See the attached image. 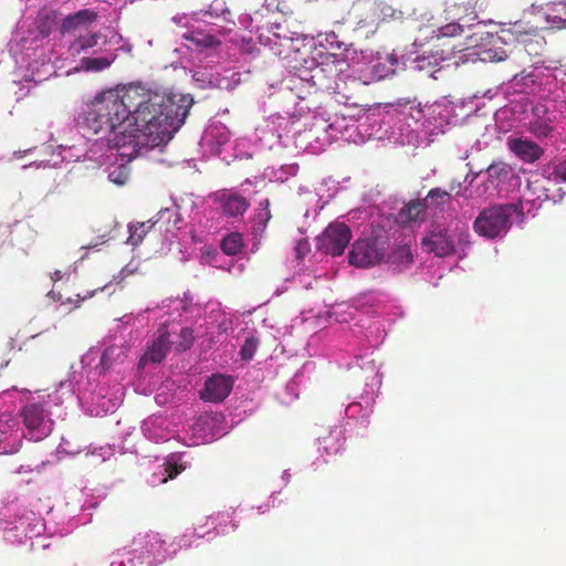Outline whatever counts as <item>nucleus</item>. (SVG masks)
<instances>
[{"label":"nucleus","instance_id":"f03ea898","mask_svg":"<svg viewBox=\"0 0 566 566\" xmlns=\"http://www.w3.org/2000/svg\"><path fill=\"white\" fill-rule=\"evenodd\" d=\"M124 329V326L117 325V331L106 339L104 350L92 347L81 357L80 369L71 367L69 378L60 381L62 395L57 397V403L76 395L83 411L95 417L113 412L119 406L120 385H106L112 373H120V365L130 349Z\"/></svg>","mask_w":566,"mask_h":566},{"label":"nucleus","instance_id":"1a4fd4ad","mask_svg":"<svg viewBox=\"0 0 566 566\" xmlns=\"http://www.w3.org/2000/svg\"><path fill=\"white\" fill-rule=\"evenodd\" d=\"M361 357L355 356L353 363L346 364L347 369L354 368V364L357 365L361 370L370 375V379L366 382L365 390L360 395L359 401H354L349 403L345 413L347 418L360 420L361 422H367L370 413L373 412V402L375 401V396L381 385V376L374 363V360L366 361L364 365H360L359 361Z\"/></svg>","mask_w":566,"mask_h":566},{"label":"nucleus","instance_id":"0eeeda50","mask_svg":"<svg viewBox=\"0 0 566 566\" xmlns=\"http://www.w3.org/2000/svg\"><path fill=\"white\" fill-rule=\"evenodd\" d=\"M365 213V218H368V224L370 228V237L357 240L349 252V263L358 268H367L381 261L386 253V245L389 244V240L392 238L391 233L386 230H380L378 227L373 224L371 211L365 209L358 211Z\"/></svg>","mask_w":566,"mask_h":566},{"label":"nucleus","instance_id":"052dcab7","mask_svg":"<svg viewBox=\"0 0 566 566\" xmlns=\"http://www.w3.org/2000/svg\"><path fill=\"white\" fill-rule=\"evenodd\" d=\"M463 27L457 22L448 23L438 29V38L440 36H454L462 32Z\"/></svg>","mask_w":566,"mask_h":566},{"label":"nucleus","instance_id":"864d4df0","mask_svg":"<svg viewBox=\"0 0 566 566\" xmlns=\"http://www.w3.org/2000/svg\"><path fill=\"white\" fill-rule=\"evenodd\" d=\"M259 346V339L254 336H249L245 338L243 345L240 349V356L243 360H251L256 352Z\"/></svg>","mask_w":566,"mask_h":566},{"label":"nucleus","instance_id":"a18cd8bd","mask_svg":"<svg viewBox=\"0 0 566 566\" xmlns=\"http://www.w3.org/2000/svg\"><path fill=\"white\" fill-rule=\"evenodd\" d=\"M258 205H259L258 212L255 213V216L253 218V234H254V237L261 235L264 232V230L268 226V222L271 219V212L269 209V207H270L269 199L262 198Z\"/></svg>","mask_w":566,"mask_h":566},{"label":"nucleus","instance_id":"338daca9","mask_svg":"<svg viewBox=\"0 0 566 566\" xmlns=\"http://www.w3.org/2000/svg\"><path fill=\"white\" fill-rule=\"evenodd\" d=\"M295 255L297 259H303L310 251V243L307 240H300L295 245Z\"/></svg>","mask_w":566,"mask_h":566},{"label":"nucleus","instance_id":"3c124183","mask_svg":"<svg viewBox=\"0 0 566 566\" xmlns=\"http://www.w3.org/2000/svg\"><path fill=\"white\" fill-rule=\"evenodd\" d=\"M242 235L238 232L227 235L222 242L221 248L226 254L235 255L242 249Z\"/></svg>","mask_w":566,"mask_h":566},{"label":"nucleus","instance_id":"a211bd4d","mask_svg":"<svg viewBox=\"0 0 566 566\" xmlns=\"http://www.w3.org/2000/svg\"><path fill=\"white\" fill-rule=\"evenodd\" d=\"M258 41L268 46L275 55L285 56L292 51H298L295 42L300 40L301 34L291 32L281 23H270L263 27H256Z\"/></svg>","mask_w":566,"mask_h":566},{"label":"nucleus","instance_id":"c03bdc74","mask_svg":"<svg viewBox=\"0 0 566 566\" xmlns=\"http://www.w3.org/2000/svg\"><path fill=\"white\" fill-rule=\"evenodd\" d=\"M283 80H291V83L295 84L296 86H291L292 92L295 95L296 102L302 101L305 98V95L311 92L312 88H315L310 82L308 76L306 73H303V70H300L298 73L289 75L284 77Z\"/></svg>","mask_w":566,"mask_h":566},{"label":"nucleus","instance_id":"9b49d317","mask_svg":"<svg viewBox=\"0 0 566 566\" xmlns=\"http://www.w3.org/2000/svg\"><path fill=\"white\" fill-rule=\"evenodd\" d=\"M515 213L513 205L493 206L483 209L475 219L473 227L475 232L486 239L503 238L512 226V217Z\"/></svg>","mask_w":566,"mask_h":566},{"label":"nucleus","instance_id":"e2e57ef3","mask_svg":"<svg viewBox=\"0 0 566 566\" xmlns=\"http://www.w3.org/2000/svg\"><path fill=\"white\" fill-rule=\"evenodd\" d=\"M472 180H470L471 182ZM469 184V175L464 177L463 181L455 182L453 181L450 186L451 191H454L455 196L461 197L465 196Z\"/></svg>","mask_w":566,"mask_h":566},{"label":"nucleus","instance_id":"473e14b6","mask_svg":"<svg viewBox=\"0 0 566 566\" xmlns=\"http://www.w3.org/2000/svg\"><path fill=\"white\" fill-rule=\"evenodd\" d=\"M120 40L122 36L115 33L109 40L99 32L86 34L80 33L70 44L69 50L72 55H78L83 52H87L88 50H93V52L96 53L97 50H103L108 43H118Z\"/></svg>","mask_w":566,"mask_h":566},{"label":"nucleus","instance_id":"58836bf2","mask_svg":"<svg viewBox=\"0 0 566 566\" xmlns=\"http://www.w3.org/2000/svg\"><path fill=\"white\" fill-rule=\"evenodd\" d=\"M413 261V255L411 253L410 245L408 243H403L397 245L391 250L387 255V263L394 271L401 272L410 266Z\"/></svg>","mask_w":566,"mask_h":566},{"label":"nucleus","instance_id":"bf43d9fd","mask_svg":"<svg viewBox=\"0 0 566 566\" xmlns=\"http://www.w3.org/2000/svg\"><path fill=\"white\" fill-rule=\"evenodd\" d=\"M298 378L300 374L296 373L294 377L286 384L284 392L287 396L285 402H290L298 397Z\"/></svg>","mask_w":566,"mask_h":566},{"label":"nucleus","instance_id":"8fccbe9b","mask_svg":"<svg viewBox=\"0 0 566 566\" xmlns=\"http://www.w3.org/2000/svg\"><path fill=\"white\" fill-rule=\"evenodd\" d=\"M546 21L557 30L566 29V0L553 8V13L546 15Z\"/></svg>","mask_w":566,"mask_h":566},{"label":"nucleus","instance_id":"f257e3e1","mask_svg":"<svg viewBox=\"0 0 566 566\" xmlns=\"http://www.w3.org/2000/svg\"><path fill=\"white\" fill-rule=\"evenodd\" d=\"M193 104L190 94L144 92L138 86L107 91L87 104L76 119L83 137L116 148L128 161L163 147L184 125Z\"/></svg>","mask_w":566,"mask_h":566},{"label":"nucleus","instance_id":"ddd939ff","mask_svg":"<svg viewBox=\"0 0 566 566\" xmlns=\"http://www.w3.org/2000/svg\"><path fill=\"white\" fill-rule=\"evenodd\" d=\"M350 308L365 315L386 317L390 322L402 317V307L391 302L387 294L379 291L360 293L352 300Z\"/></svg>","mask_w":566,"mask_h":566},{"label":"nucleus","instance_id":"2eb2a0df","mask_svg":"<svg viewBox=\"0 0 566 566\" xmlns=\"http://www.w3.org/2000/svg\"><path fill=\"white\" fill-rule=\"evenodd\" d=\"M0 528L4 532V539L11 544H22L27 538L32 539L48 532L45 523L32 512L14 520L0 518Z\"/></svg>","mask_w":566,"mask_h":566},{"label":"nucleus","instance_id":"6ab92c4d","mask_svg":"<svg viewBox=\"0 0 566 566\" xmlns=\"http://www.w3.org/2000/svg\"><path fill=\"white\" fill-rule=\"evenodd\" d=\"M192 83L196 87L205 88H219L230 91L240 83V75L231 70L220 72V69L214 65L198 64L189 69Z\"/></svg>","mask_w":566,"mask_h":566},{"label":"nucleus","instance_id":"6e6552de","mask_svg":"<svg viewBox=\"0 0 566 566\" xmlns=\"http://www.w3.org/2000/svg\"><path fill=\"white\" fill-rule=\"evenodd\" d=\"M422 244L437 256L459 253L461 259L470 245L469 229L459 223L448 229L436 227L429 235L422 239Z\"/></svg>","mask_w":566,"mask_h":566},{"label":"nucleus","instance_id":"f3484780","mask_svg":"<svg viewBox=\"0 0 566 566\" xmlns=\"http://www.w3.org/2000/svg\"><path fill=\"white\" fill-rule=\"evenodd\" d=\"M305 63L308 65L305 66L303 73H306L314 87L333 92L338 90L336 77L342 72L344 62L337 60L335 54H327L321 62L312 59L310 63L307 61Z\"/></svg>","mask_w":566,"mask_h":566},{"label":"nucleus","instance_id":"6e6d98bb","mask_svg":"<svg viewBox=\"0 0 566 566\" xmlns=\"http://www.w3.org/2000/svg\"><path fill=\"white\" fill-rule=\"evenodd\" d=\"M179 342L177 344V349L179 352H185L189 349L193 344V332L189 327L181 328L179 333Z\"/></svg>","mask_w":566,"mask_h":566},{"label":"nucleus","instance_id":"13d9d810","mask_svg":"<svg viewBox=\"0 0 566 566\" xmlns=\"http://www.w3.org/2000/svg\"><path fill=\"white\" fill-rule=\"evenodd\" d=\"M298 166L297 164H291L282 166L276 172H274L275 181L283 182L287 180L290 177L295 176L297 174Z\"/></svg>","mask_w":566,"mask_h":566},{"label":"nucleus","instance_id":"09e8293b","mask_svg":"<svg viewBox=\"0 0 566 566\" xmlns=\"http://www.w3.org/2000/svg\"><path fill=\"white\" fill-rule=\"evenodd\" d=\"M353 117L352 115L344 114L340 116L335 115V118L329 124L326 123L327 129L334 140L343 138L345 129H347Z\"/></svg>","mask_w":566,"mask_h":566},{"label":"nucleus","instance_id":"412c9836","mask_svg":"<svg viewBox=\"0 0 566 566\" xmlns=\"http://www.w3.org/2000/svg\"><path fill=\"white\" fill-rule=\"evenodd\" d=\"M422 123L427 138L431 135L443 133V128L458 122L455 107L452 102L443 97L432 104L421 105Z\"/></svg>","mask_w":566,"mask_h":566},{"label":"nucleus","instance_id":"4c0bfd02","mask_svg":"<svg viewBox=\"0 0 566 566\" xmlns=\"http://www.w3.org/2000/svg\"><path fill=\"white\" fill-rule=\"evenodd\" d=\"M171 344L172 342L169 339V333L166 329L160 328L158 337L154 340L142 360L160 363L167 356Z\"/></svg>","mask_w":566,"mask_h":566},{"label":"nucleus","instance_id":"603ef678","mask_svg":"<svg viewBox=\"0 0 566 566\" xmlns=\"http://www.w3.org/2000/svg\"><path fill=\"white\" fill-rule=\"evenodd\" d=\"M108 180L117 186H123L129 178V169L124 165L111 166L107 169Z\"/></svg>","mask_w":566,"mask_h":566},{"label":"nucleus","instance_id":"0e129e2a","mask_svg":"<svg viewBox=\"0 0 566 566\" xmlns=\"http://www.w3.org/2000/svg\"><path fill=\"white\" fill-rule=\"evenodd\" d=\"M271 124L273 125V128H275L277 130V134H276L277 143L280 145H282L283 147H287L289 143H290L289 133L291 132V126H289L287 132H284L277 127V124L274 125L272 123V120L270 123H268V126H271Z\"/></svg>","mask_w":566,"mask_h":566},{"label":"nucleus","instance_id":"69168bd1","mask_svg":"<svg viewBox=\"0 0 566 566\" xmlns=\"http://www.w3.org/2000/svg\"><path fill=\"white\" fill-rule=\"evenodd\" d=\"M553 175L556 179L566 182V160L559 161L553 167Z\"/></svg>","mask_w":566,"mask_h":566},{"label":"nucleus","instance_id":"cd10ccee","mask_svg":"<svg viewBox=\"0 0 566 566\" xmlns=\"http://www.w3.org/2000/svg\"><path fill=\"white\" fill-rule=\"evenodd\" d=\"M353 334L360 347L366 349L378 348L386 337V331L380 321H374L369 317L360 319L355 325Z\"/></svg>","mask_w":566,"mask_h":566},{"label":"nucleus","instance_id":"c85d7f7f","mask_svg":"<svg viewBox=\"0 0 566 566\" xmlns=\"http://www.w3.org/2000/svg\"><path fill=\"white\" fill-rule=\"evenodd\" d=\"M24 439L23 430L15 418L0 421V454H15Z\"/></svg>","mask_w":566,"mask_h":566},{"label":"nucleus","instance_id":"7ed1b4c3","mask_svg":"<svg viewBox=\"0 0 566 566\" xmlns=\"http://www.w3.org/2000/svg\"><path fill=\"white\" fill-rule=\"evenodd\" d=\"M376 113L379 112L380 120H377L379 140L388 139L397 144H420L427 140L421 103L413 99H399L396 103L375 104Z\"/></svg>","mask_w":566,"mask_h":566},{"label":"nucleus","instance_id":"37998d69","mask_svg":"<svg viewBox=\"0 0 566 566\" xmlns=\"http://www.w3.org/2000/svg\"><path fill=\"white\" fill-rule=\"evenodd\" d=\"M184 468L171 462H165L156 468V470L147 479V482L151 486L160 485L167 482L169 479L176 478Z\"/></svg>","mask_w":566,"mask_h":566},{"label":"nucleus","instance_id":"5701e85b","mask_svg":"<svg viewBox=\"0 0 566 566\" xmlns=\"http://www.w3.org/2000/svg\"><path fill=\"white\" fill-rule=\"evenodd\" d=\"M378 118L379 112L376 113V105L370 106L358 118H352L342 140L354 144H361L371 138L379 140L381 125L378 124Z\"/></svg>","mask_w":566,"mask_h":566},{"label":"nucleus","instance_id":"b1692460","mask_svg":"<svg viewBox=\"0 0 566 566\" xmlns=\"http://www.w3.org/2000/svg\"><path fill=\"white\" fill-rule=\"evenodd\" d=\"M228 524L232 531L238 528V523L233 520V517L229 513H218L217 515H210L207 517L205 526H210L208 531L200 532L199 528L187 530L179 538H178V547L179 548H190L193 546L196 539L203 538L213 534L217 535H226L229 533Z\"/></svg>","mask_w":566,"mask_h":566},{"label":"nucleus","instance_id":"39448f33","mask_svg":"<svg viewBox=\"0 0 566 566\" xmlns=\"http://www.w3.org/2000/svg\"><path fill=\"white\" fill-rule=\"evenodd\" d=\"M369 210L373 224L380 230L389 231L395 240L400 228L422 221L427 211L426 203L421 200H410L406 203L397 199H389L380 206L370 207Z\"/></svg>","mask_w":566,"mask_h":566},{"label":"nucleus","instance_id":"774afa93","mask_svg":"<svg viewBox=\"0 0 566 566\" xmlns=\"http://www.w3.org/2000/svg\"><path fill=\"white\" fill-rule=\"evenodd\" d=\"M507 170L504 166H497V165H491L488 168V175L489 177H501L502 175H506Z\"/></svg>","mask_w":566,"mask_h":566},{"label":"nucleus","instance_id":"dca6fc26","mask_svg":"<svg viewBox=\"0 0 566 566\" xmlns=\"http://www.w3.org/2000/svg\"><path fill=\"white\" fill-rule=\"evenodd\" d=\"M227 433L222 413H205L195 418L186 431L187 444L210 443Z\"/></svg>","mask_w":566,"mask_h":566},{"label":"nucleus","instance_id":"c756f323","mask_svg":"<svg viewBox=\"0 0 566 566\" xmlns=\"http://www.w3.org/2000/svg\"><path fill=\"white\" fill-rule=\"evenodd\" d=\"M140 430L143 436L154 443L167 442L175 433L171 421L161 415H153L145 419L142 422Z\"/></svg>","mask_w":566,"mask_h":566},{"label":"nucleus","instance_id":"9d476101","mask_svg":"<svg viewBox=\"0 0 566 566\" xmlns=\"http://www.w3.org/2000/svg\"><path fill=\"white\" fill-rule=\"evenodd\" d=\"M291 86H296L291 83V80H282L277 83L269 84L265 91L269 103L273 107L282 108V113L277 112L272 114V123L277 124V127L287 132L289 126L295 124L297 102Z\"/></svg>","mask_w":566,"mask_h":566},{"label":"nucleus","instance_id":"393cba45","mask_svg":"<svg viewBox=\"0 0 566 566\" xmlns=\"http://www.w3.org/2000/svg\"><path fill=\"white\" fill-rule=\"evenodd\" d=\"M352 232L348 226L342 222L331 223L317 237V249L326 254L340 255L349 244Z\"/></svg>","mask_w":566,"mask_h":566},{"label":"nucleus","instance_id":"2f4dec72","mask_svg":"<svg viewBox=\"0 0 566 566\" xmlns=\"http://www.w3.org/2000/svg\"><path fill=\"white\" fill-rule=\"evenodd\" d=\"M231 138V133L228 127L221 122H211L203 130L200 139L202 148L207 149L213 155L221 153Z\"/></svg>","mask_w":566,"mask_h":566},{"label":"nucleus","instance_id":"a878e982","mask_svg":"<svg viewBox=\"0 0 566 566\" xmlns=\"http://www.w3.org/2000/svg\"><path fill=\"white\" fill-rule=\"evenodd\" d=\"M454 56V51L436 50L421 55L411 54L401 55V66L403 70L427 72L430 77L437 78L436 73L440 71L438 66L441 62L449 61Z\"/></svg>","mask_w":566,"mask_h":566},{"label":"nucleus","instance_id":"20e7f679","mask_svg":"<svg viewBox=\"0 0 566 566\" xmlns=\"http://www.w3.org/2000/svg\"><path fill=\"white\" fill-rule=\"evenodd\" d=\"M62 395L60 391V385L55 389L54 394H49L46 397L38 396V398L31 396L29 391L23 392L24 399L20 401L23 403L20 415L24 423V439L30 441H41L45 439L53 430L54 421L52 416L55 415L53 407L59 408L65 401L76 400V395L72 398H64L60 403L56 402L57 397Z\"/></svg>","mask_w":566,"mask_h":566},{"label":"nucleus","instance_id":"a19ab883","mask_svg":"<svg viewBox=\"0 0 566 566\" xmlns=\"http://www.w3.org/2000/svg\"><path fill=\"white\" fill-rule=\"evenodd\" d=\"M318 450H324L326 454L338 453L344 444L343 429L332 428L326 436L317 437Z\"/></svg>","mask_w":566,"mask_h":566},{"label":"nucleus","instance_id":"4d7b16f0","mask_svg":"<svg viewBox=\"0 0 566 566\" xmlns=\"http://www.w3.org/2000/svg\"><path fill=\"white\" fill-rule=\"evenodd\" d=\"M113 454L114 450L108 444L94 448L91 447L90 450L86 452V455L97 458L99 462L108 460Z\"/></svg>","mask_w":566,"mask_h":566},{"label":"nucleus","instance_id":"aec40b11","mask_svg":"<svg viewBox=\"0 0 566 566\" xmlns=\"http://www.w3.org/2000/svg\"><path fill=\"white\" fill-rule=\"evenodd\" d=\"M185 43H180L174 49V52L181 59H189L193 64L202 63L203 59L209 57V50L220 44V41L202 30H192L182 34Z\"/></svg>","mask_w":566,"mask_h":566},{"label":"nucleus","instance_id":"49530a36","mask_svg":"<svg viewBox=\"0 0 566 566\" xmlns=\"http://www.w3.org/2000/svg\"><path fill=\"white\" fill-rule=\"evenodd\" d=\"M449 200L450 193L448 191L441 188H433L421 201L426 203V209L443 210Z\"/></svg>","mask_w":566,"mask_h":566},{"label":"nucleus","instance_id":"e433bc0d","mask_svg":"<svg viewBox=\"0 0 566 566\" xmlns=\"http://www.w3.org/2000/svg\"><path fill=\"white\" fill-rule=\"evenodd\" d=\"M102 51V55L82 57L80 61V69L86 72H101L109 67L116 60L117 54L111 49H103Z\"/></svg>","mask_w":566,"mask_h":566},{"label":"nucleus","instance_id":"4be33fe9","mask_svg":"<svg viewBox=\"0 0 566 566\" xmlns=\"http://www.w3.org/2000/svg\"><path fill=\"white\" fill-rule=\"evenodd\" d=\"M329 119L323 117H314V123L303 132H294L292 138L297 149H302L310 154H319L334 140L331 136L326 123Z\"/></svg>","mask_w":566,"mask_h":566},{"label":"nucleus","instance_id":"4468645a","mask_svg":"<svg viewBox=\"0 0 566 566\" xmlns=\"http://www.w3.org/2000/svg\"><path fill=\"white\" fill-rule=\"evenodd\" d=\"M44 38V31L35 22H19L8 43L9 52L17 62H29L30 52L41 48Z\"/></svg>","mask_w":566,"mask_h":566},{"label":"nucleus","instance_id":"5fc2aeb1","mask_svg":"<svg viewBox=\"0 0 566 566\" xmlns=\"http://www.w3.org/2000/svg\"><path fill=\"white\" fill-rule=\"evenodd\" d=\"M318 41L321 45H325L326 49H342L344 42L338 40V35L334 32H325L318 34Z\"/></svg>","mask_w":566,"mask_h":566},{"label":"nucleus","instance_id":"de8ad7c7","mask_svg":"<svg viewBox=\"0 0 566 566\" xmlns=\"http://www.w3.org/2000/svg\"><path fill=\"white\" fill-rule=\"evenodd\" d=\"M151 221H154V219H149L146 222L130 223L128 226L129 237L127 239V243L133 247L138 245L148 231L155 227L151 226Z\"/></svg>","mask_w":566,"mask_h":566},{"label":"nucleus","instance_id":"ea45409f","mask_svg":"<svg viewBox=\"0 0 566 566\" xmlns=\"http://www.w3.org/2000/svg\"><path fill=\"white\" fill-rule=\"evenodd\" d=\"M220 201L222 211L228 217L242 216L249 208L248 200L235 192L222 193L220 197Z\"/></svg>","mask_w":566,"mask_h":566},{"label":"nucleus","instance_id":"7c9ffc66","mask_svg":"<svg viewBox=\"0 0 566 566\" xmlns=\"http://www.w3.org/2000/svg\"><path fill=\"white\" fill-rule=\"evenodd\" d=\"M233 388V378L222 374H213L209 377L205 387L200 390V398L209 402H221L231 392Z\"/></svg>","mask_w":566,"mask_h":566},{"label":"nucleus","instance_id":"72a5a7b5","mask_svg":"<svg viewBox=\"0 0 566 566\" xmlns=\"http://www.w3.org/2000/svg\"><path fill=\"white\" fill-rule=\"evenodd\" d=\"M510 150L522 161L532 164L538 160L543 154V148L533 140L526 138L509 139Z\"/></svg>","mask_w":566,"mask_h":566},{"label":"nucleus","instance_id":"680f3d73","mask_svg":"<svg viewBox=\"0 0 566 566\" xmlns=\"http://www.w3.org/2000/svg\"><path fill=\"white\" fill-rule=\"evenodd\" d=\"M171 305H175V311L180 312V310H185V305L182 300L179 298H167L161 302V305H157L158 308L167 311L171 307ZM178 316H180V313H178Z\"/></svg>","mask_w":566,"mask_h":566},{"label":"nucleus","instance_id":"f8f14e48","mask_svg":"<svg viewBox=\"0 0 566 566\" xmlns=\"http://www.w3.org/2000/svg\"><path fill=\"white\" fill-rule=\"evenodd\" d=\"M509 113L517 116L516 119L523 123L536 137H547L553 130V118L544 104L513 105L496 113V119L505 117Z\"/></svg>","mask_w":566,"mask_h":566},{"label":"nucleus","instance_id":"423d86ee","mask_svg":"<svg viewBox=\"0 0 566 566\" xmlns=\"http://www.w3.org/2000/svg\"><path fill=\"white\" fill-rule=\"evenodd\" d=\"M176 552L174 544L167 545L159 534L147 533L135 537L132 548L123 553L124 559L112 560L109 566H156Z\"/></svg>","mask_w":566,"mask_h":566},{"label":"nucleus","instance_id":"f704fd0d","mask_svg":"<svg viewBox=\"0 0 566 566\" xmlns=\"http://www.w3.org/2000/svg\"><path fill=\"white\" fill-rule=\"evenodd\" d=\"M96 13L88 9L80 10L73 14H69L62 22L61 30L63 33L82 32L88 24L95 21Z\"/></svg>","mask_w":566,"mask_h":566},{"label":"nucleus","instance_id":"bb28decb","mask_svg":"<svg viewBox=\"0 0 566 566\" xmlns=\"http://www.w3.org/2000/svg\"><path fill=\"white\" fill-rule=\"evenodd\" d=\"M483 22H478L474 25L475 32L471 36H469L470 43L474 46H478L484 44V41L488 40V42L491 43L492 46L483 52L484 56L481 59L483 61L490 60L492 62L504 61L507 57V54L501 46H497L496 43L500 42L506 44L511 40L512 34L507 33L501 36H495L491 32H483Z\"/></svg>","mask_w":566,"mask_h":566},{"label":"nucleus","instance_id":"79ce46f5","mask_svg":"<svg viewBox=\"0 0 566 566\" xmlns=\"http://www.w3.org/2000/svg\"><path fill=\"white\" fill-rule=\"evenodd\" d=\"M153 219L151 226H156L159 231L167 233L178 229V224L181 222L180 214L176 208L161 209Z\"/></svg>","mask_w":566,"mask_h":566},{"label":"nucleus","instance_id":"c9c22d12","mask_svg":"<svg viewBox=\"0 0 566 566\" xmlns=\"http://www.w3.org/2000/svg\"><path fill=\"white\" fill-rule=\"evenodd\" d=\"M399 70H403L401 66V56L399 57L394 52L388 54L385 61L377 60L370 65V74L373 78L377 81L394 75Z\"/></svg>","mask_w":566,"mask_h":566}]
</instances>
